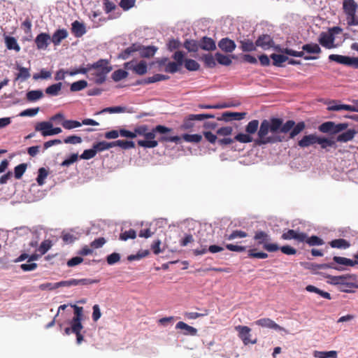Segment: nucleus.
Returning <instances> with one entry per match:
<instances>
[{"instance_id":"f257e3e1","label":"nucleus","mask_w":358,"mask_h":358,"mask_svg":"<svg viewBox=\"0 0 358 358\" xmlns=\"http://www.w3.org/2000/svg\"><path fill=\"white\" fill-rule=\"evenodd\" d=\"M282 125V120L273 117L270 120H264L257 131L258 138L255 140L257 145L274 143L281 142L282 138L278 135Z\"/></svg>"},{"instance_id":"f03ea898","label":"nucleus","mask_w":358,"mask_h":358,"mask_svg":"<svg viewBox=\"0 0 358 358\" xmlns=\"http://www.w3.org/2000/svg\"><path fill=\"white\" fill-rule=\"evenodd\" d=\"M108 61L99 59L96 62L89 64V75L87 78L96 84H101L106 80V75L110 72Z\"/></svg>"},{"instance_id":"7ed1b4c3","label":"nucleus","mask_w":358,"mask_h":358,"mask_svg":"<svg viewBox=\"0 0 358 358\" xmlns=\"http://www.w3.org/2000/svg\"><path fill=\"white\" fill-rule=\"evenodd\" d=\"M171 129L163 125H157L150 131H148L145 134V140H139L138 144L145 148H154L158 145V141L155 140L156 134H164L169 133Z\"/></svg>"},{"instance_id":"20e7f679","label":"nucleus","mask_w":358,"mask_h":358,"mask_svg":"<svg viewBox=\"0 0 358 358\" xmlns=\"http://www.w3.org/2000/svg\"><path fill=\"white\" fill-rule=\"evenodd\" d=\"M357 3L354 0H344L343 8L346 15L347 23L350 26L358 25V17H356Z\"/></svg>"},{"instance_id":"39448f33","label":"nucleus","mask_w":358,"mask_h":358,"mask_svg":"<svg viewBox=\"0 0 358 358\" xmlns=\"http://www.w3.org/2000/svg\"><path fill=\"white\" fill-rule=\"evenodd\" d=\"M254 239L257 241L258 245H263L264 249L268 252H272L279 250L278 244L269 243L271 241L270 236L263 231H256Z\"/></svg>"},{"instance_id":"423d86ee","label":"nucleus","mask_w":358,"mask_h":358,"mask_svg":"<svg viewBox=\"0 0 358 358\" xmlns=\"http://www.w3.org/2000/svg\"><path fill=\"white\" fill-rule=\"evenodd\" d=\"M172 58L176 62H169L165 65L164 71L169 73H175L180 70V66L182 65L185 53L182 51H176L172 56Z\"/></svg>"},{"instance_id":"0eeeda50","label":"nucleus","mask_w":358,"mask_h":358,"mask_svg":"<svg viewBox=\"0 0 358 358\" xmlns=\"http://www.w3.org/2000/svg\"><path fill=\"white\" fill-rule=\"evenodd\" d=\"M356 276L354 275H331L329 276V282L331 285H343L346 286L348 288H352L354 287V284L351 282L352 280H355Z\"/></svg>"},{"instance_id":"6e6552de","label":"nucleus","mask_w":358,"mask_h":358,"mask_svg":"<svg viewBox=\"0 0 358 358\" xmlns=\"http://www.w3.org/2000/svg\"><path fill=\"white\" fill-rule=\"evenodd\" d=\"M329 59L341 64L358 69V57L332 54L329 56Z\"/></svg>"},{"instance_id":"1a4fd4ad","label":"nucleus","mask_w":358,"mask_h":358,"mask_svg":"<svg viewBox=\"0 0 358 358\" xmlns=\"http://www.w3.org/2000/svg\"><path fill=\"white\" fill-rule=\"evenodd\" d=\"M235 329L238 332V336L244 345L255 344L257 343V338L251 339V329L248 327L238 325Z\"/></svg>"},{"instance_id":"9d476101","label":"nucleus","mask_w":358,"mask_h":358,"mask_svg":"<svg viewBox=\"0 0 358 358\" xmlns=\"http://www.w3.org/2000/svg\"><path fill=\"white\" fill-rule=\"evenodd\" d=\"M334 41L335 36H334V33L331 32L322 31L318 37V42L320 44L327 49L336 48Z\"/></svg>"},{"instance_id":"9b49d317","label":"nucleus","mask_w":358,"mask_h":358,"mask_svg":"<svg viewBox=\"0 0 358 358\" xmlns=\"http://www.w3.org/2000/svg\"><path fill=\"white\" fill-rule=\"evenodd\" d=\"M124 67L127 69L132 70L138 75H144L148 71V66L145 61H141L136 63L134 61H131L125 63Z\"/></svg>"},{"instance_id":"f8f14e48","label":"nucleus","mask_w":358,"mask_h":358,"mask_svg":"<svg viewBox=\"0 0 358 358\" xmlns=\"http://www.w3.org/2000/svg\"><path fill=\"white\" fill-rule=\"evenodd\" d=\"M274 41L268 34H262L256 40L257 47H259L264 50H267L274 45Z\"/></svg>"},{"instance_id":"ddd939ff","label":"nucleus","mask_w":358,"mask_h":358,"mask_svg":"<svg viewBox=\"0 0 358 358\" xmlns=\"http://www.w3.org/2000/svg\"><path fill=\"white\" fill-rule=\"evenodd\" d=\"M282 238L284 240L294 239L299 242L303 243L306 240V234L293 229H289L282 234Z\"/></svg>"},{"instance_id":"4468645a","label":"nucleus","mask_w":358,"mask_h":358,"mask_svg":"<svg viewBox=\"0 0 358 358\" xmlns=\"http://www.w3.org/2000/svg\"><path fill=\"white\" fill-rule=\"evenodd\" d=\"M50 42V36L47 33H41L35 38V43L38 50L47 49Z\"/></svg>"},{"instance_id":"2eb2a0df","label":"nucleus","mask_w":358,"mask_h":358,"mask_svg":"<svg viewBox=\"0 0 358 358\" xmlns=\"http://www.w3.org/2000/svg\"><path fill=\"white\" fill-rule=\"evenodd\" d=\"M255 324L258 326L268 328V329H273L277 331H284L285 329L279 326L278 324H276L274 321L269 318H262L257 320L255 322Z\"/></svg>"},{"instance_id":"dca6fc26","label":"nucleus","mask_w":358,"mask_h":358,"mask_svg":"<svg viewBox=\"0 0 358 358\" xmlns=\"http://www.w3.org/2000/svg\"><path fill=\"white\" fill-rule=\"evenodd\" d=\"M74 308V317L71 321V326H73V329L76 330L80 325H83L81 323V320L83 317V307H79L76 305L73 306Z\"/></svg>"},{"instance_id":"f3484780","label":"nucleus","mask_w":358,"mask_h":358,"mask_svg":"<svg viewBox=\"0 0 358 358\" xmlns=\"http://www.w3.org/2000/svg\"><path fill=\"white\" fill-rule=\"evenodd\" d=\"M218 46L226 52H233L236 47L234 41L228 38L221 39L218 43Z\"/></svg>"},{"instance_id":"a211bd4d","label":"nucleus","mask_w":358,"mask_h":358,"mask_svg":"<svg viewBox=\"0 0 358 358\" xmlns=\"http://www.w3.org/2000/svg\"><path fill=\"white\" fill-rule=\"evenodd\" d=\"M68 31H66V29H57L54 34L52 36V37H50L51 38V42L55 45H59L62 41L65 39L66 38H67L68 36Z\"/></svg>"},{"instance_id":"6ab92c4d","label":"nucleus","mask_w":358,"mask_h":358,"mask_svg":"<svg viewBox=\"0 0 358 358\" xmlns=\"http://www.w3.org/2000/svg\"><path fill=\"white\" fill-rule=\"evenodd\" d=\"M317 136L315 134H309L304 136L299 142L300 148H304L317 143Z\"/></svg>"},{"instance_id":"aec40b11","label":"nucleus","mask_w":358,"mask_h":358,"mask_svg":"<svg viewBox=\"0 0 358 358\" xmlns=\"http://www.w3.org/2000/svg\"><path fill=\"white\" fill-rule=\"evenodd\" d=\"M176 328L183 330V334L187 336H196L197 334V329L192 326H189L184 322H178Z\"/></svg>"},{"instance_id":"412c9836","label":"nucleus","mask_w":358,"mask_h":358,"mask_svg":"<svg viewBox=\"0 0 358 358\" xmlns=\"http://www.w3.org/2000/svg\"><path fill=\"white\" fill-rule=\"evenodd\" d=\"M71 31L76 37H81L86 33V29L83 23L76 20L72 23Z\"/></svg>"},{"instance_id":"4be33fe9","label":"nucleus","mask_w":358,"mask_h":358,"mask_svg":"<svg viewBox=\"0 0 358 358\" xmlns=\"http://www.w3.org/2000/svg\"><path fill=\"white\" fill-rule=\"evenodd\" d=\"M199 47L204 50H214L216 48L215 41L211 38L204 36L201 38Z\"/></svg>"},{"instance_id":"5701e85b","label":"nucleus","mask_w":358,"mask_h":358,"mask_svg":"<svg viewBox=\"0 0 358 358\" xmlns=\"http://www.w3.org/2000/svg\"><path fill=\"white\" fill-rule=\"evenodd\" d=\"M52 127V124L49 122H41L36 124L35 130L36 131H41L42 136H50L48 133H50V130Z\"/></svg>"},{"instance_id":"b1692460","label":"nucleus","mask_w":358,"mask_h":358,"mask_svg":"<svg viewBox=\"0 0 358 358\" xmlns=\"http://www.w3.org/2000/svg\"><path fill=\"white\" fill-rule=\"evenodd\" d=\"M356 134L357 131L355 129H348L337 136L336 141L338 142L346 143L352 140Z\"/></svg>"},{"instance_id":"393cba45","label":"nucleus","mask_w":358,"mask_h":358,"mask_svg":"<svg viewBox=\"0 0 358 358\" xmlns=\"http://www.w3.org/2000/svg\"><path fill=\"white\" fill-rule=\"evenodd\" d=\"M240 48L243 52H252L256 50V42L253 43L251 40L245 38L240 41Z\"/></svg>"},{"instance_id":"a878e982","label":"nucleus","mask_w":358,"mask_h":358,"mask_svg":"<svg viewBox=\"0 0 358 358\" xmlns=\"http://www.w3.org/2000/svg\"><path fill=\"white\" fill-rule=\"evenodd\" d=\"M285 52L286 55L296 57H303L305 60H314L318 59V57L316 56H305V51H303V50L302 51H295L292 49H289L285 50Z\"/></svg>"},{"instance_id":"bb28decb","label":"nucleus","mask_w":358,"mask_h":358,"mask_svg":"<svg viewBox=\"0 0 358 358\" xmlns=\"http://www.w3.org/2000/svg\"><path fill=\"white\" fill-rule=\"evenodd\" d=\"M169 78V76H168L157 73V74H155L154 76H152L151 77L144 79L140 83L150 84V83H154L162 81V80H168Z\"/></svg>"},{"instance_id":"cd10ccee","label":"nucleus","mask_w":358,"mask_h":358,"mask_svg":"<svg viewBox=\"0 0 358 358\" xmlns=\"http://www.w3.org/2000/svg\"><path fill=\"white\" fill-rule=\"evenodd\" d=\"M301 48L303 51L310 54H320L322 51L320 45L313 43L305 44Z\"/></svg>"},{"instance_id":"c85d7f7f","label":"nucleus","mask_w":358,"mask_h":358,"mask_svg":"<svg viewBox=\"0 0 358 358\" xmlns=\"http://www.w3.org/2000/svg\"><path fill=\"white\" fill-rule=\"evenodd\" d=\"M17 69L19 71V73L16 75L15 80H20L21 81H24L30 77L31 75L29 69L17 66Z\"/></svg>"},{"instance_id":"c756f323","label":"nucleus","mask_w":358,"mask_h":358,"mask_svg":"<svg viewBox=\"0 0 358 358\" xmlns=\"http://www.w3.org/2000/svg\"><path fill=\"white\" fill-rule=\"evenodd\" d=\"M62 87V83H57L48 87L45 92L48 95L50 96H57L59 94Z\"/></svg>"},{"instance_id":"7c9ffc66","label":"nucleus","mask_w":358,"mask_h":358,"mask_svg":"<svg viewBox=\"0 0 358 358\" xmlns=\"http://www.w3.org/2000/svg\"><path fill=\"white\" fill-rule=\"evenodd\" d=\"M43 97V92L40 90H31L26 94V98L30 102L36 101Z\"/></svg>"},{"instance_id":"2f4dec72","label":"nucleus","mask_w":358,"mask_h":358,"mask_svg":"<svg viewBox=\"0 0 358 358\" xmlns=\"http://www.w3.org/2000/svg\"><path fill=\"white\" fill-rule=\"evenodd\" d=\"M5 42L8 50H14L16 52H19L20 50V47L14 37L6 36L5 38Z\"/></svg>"},{"instance_id":"473e14b6","label":"nucleus","mask_w":358,"mask_h":358,"mask_svg":"<svg viewBox=\"0 0 358 358\" xmlns=\"http://www.w3.org/2000/svg\"><path fill=\"white\" fill-rule=\"evenodd\" d=\"M157 48L155 46L143 47L140 50V55L142 57L149 58L152 57L157 52Z\"/></svg>"},{"instance_id":"72a5a7b5","label":"nucleus","mask_w":358,"mask_h":358,"mask_svg":"<svg viewBox=\"0 0 358 358\" xmlns=\"http://www.w3.org/2000/svg\"><path fill=\"white\" fill-rule=\"evenodd\" d=\"M334 261L338 264L349 266H353L355 264H358V261H353L350 259H348L346 257H342L335 256V257H334Z\"/></svg>"},{"instance_id":"f704fd0d","label":"nucleus","mask_w":358,"mask_h":358,"mask_svg":"<svg viewBox=\"0 0 358 358\" xmlns=\"http://www.w3.org/2000/svg\"><path fill=\"white\" fill-rule=\"evenodd\" d=\"M118 146L122 149L127 150L134 148L135 144L131 141L127 140H117L113 141V147Z\"/></svg>"},{"instance_id":"c9c22d12","label":"nucleus","mask_w":358,"mask_h":358,"mask_svg":"<svg viewBox=\"0 0 358 358\" xmlns=\"http://www.w3.org/2000/svg\"><path fill=\"white\" fill-rule=\"evenodd\" d=\"M314 356L317 358H336L337 352L331 351H315Z\"/></svg>"},{"instance_id":"e433bc0d","label":"nucleus","mask_w":358,"mask_h":358,"mask_svg":"<svg viewBox=\"0 0 358 358\" xmlns=\"http://www.w3.org/2000/svg\"><path fill=\"white\" fill-rule=\"evenodd\" d=\"M183 64L185 69L189 71H195L199 70L200 68L199 64L192 59H184Z\"/></svg>"},{"instance_id":"4c0bfd02","label":"nucleus","mask_w":358,"mask_h":358,"mask_svg":"<svg viewBox=\"0 0 358 358\" xmlns=\"http://www.w3.org/2000/svg\"><path fill=\"white\" fill-rule=\"evenodd\" d=\"M216 61L222 65L229 66L231 64V59L230 56L222 55L220 52H217L215 55Z\"/></svg>"},{"instance_id":"58836bf2","label":"nucleus","mask_w":358,"mask_h":358,"mask_svg":"<svg viewBox=\"0 0 358 358\" xmlns=\"http://www.w3.org/2000/svg\"><path fill=\"white\" fill-rule=\"evenodd\" d=\"M330 245L334 248L346 249L350 247V243L345 239L339 238L331 241Z\"/></svg>"},{"instance_id":"ea45409f","label":"nucleus","mask_w":358,"mask_h":358,"mask_svg":"<svg viewBox=\"0 0 358 358\" xmlns=\"http://www.w3.org/2000/svg\"><path fill=\"white\" fill-rule=\"evenodd\" d=\"M245 113H236V112H226L223 114V117L226 121L236 120H242Z\"/></svg>"},{"instance_id":"a19ab883","label":"nucleus","mask_w":358,"mask_h":358,"mask_svg":"<svg viewBox=\"0 0 358 358\" xmlns=\"http://www.w3.org/2000/svg\"><path fill=\"white\" fill-rule=\"evenodd\" d=\"M270 57L273 60V64L275 66H282V64L288 60V57L283 55L272 54Z\"/></svg>"},{"instance_id":"79ce46f5","label":"nucleus","mask_w":358,"mask_h":358,"mask_svg":"<svg viewBox=\"0 0 358 358\" xmlns=\"http://www.w3.org/2000/svg\"><path fill=\"white\" fill-rule=\"evenodd\" d=\"M259 121L257 120H253L248 122L245 127V131L249 135L254 134L258 131Z\"/></svg>"},{"instance_id":"37998d69","label":"nucleus","mask_w":358,"mask_h":358,"mask_svg":"<svg viewBox=\"0 0 358 358\" xmlns=\"http://www.w3.org/2000/svg\"><path fill=\"white\" fill-rule=\"evenodd\" d=\"M305 127L306 125L303 122H298L292 129L289 133V138H294L296 136L301 133L305 129Z\"/></svg>"},{"instance_id":"c03bdc74","label":"nucleus","mask_w":358,"mask_h":358,"mask_svg":"<svg viewBox=\"0 0 358 358\" xmlns=\"http://www.w3.org/2000/svg\"><path fill=\"white\" fill-rule=\"evenodd\" d=\"M87 86V83L85 80H80L73 83L71 85L70 90L71 92H78L83 90Z\"/></svg>"},{"instance_id":"a18cd8bd","label":"nucleus","mask_w":358,"mask_h":358,"mask_svg":"<svg viewBox=\"0 0 358 358\" xmlns=\"http://www.w3.org/2000/svg\"><path fill=\"white\" fill-rule=\"evenodd\" d=\"M182 139L188 143H199L202 140L201 134H185L182 136Z\"/></svg>"},{"instance_id":"49530a36","label":"nucleus","mask_w":358,"mask_h":358,"mask_svg":"<svg viewBox=\"0 0 358 358\" xmlns=\"http://www.w3.org/2000/svg\"><path fill=\"white\" fill-rule=\"evenodd\" d=\"M317 143L320 145L322 149H326L328 147H332L335 144V141L332 139L327 138H322L317 136Z\"/></svg>"},{"instance_id":"de8ad7c7","label":"nucleus","mask_w":358,"mask_h":358,"mask_svg":"<svg viewBox=\"0 0 358 358\" xmlns=\"http://www.w3.org/2000/svg\"><path fill=\"white\" fill-rule=\"evenodd\" d=\"M119 134L121 136L134 138L136 137V134L134 131H130L126 129H121L118 133L117 131L113 130V139L118 137Z\"/></svg>"},{"instance_id":"09e8293b","label":"nucleus","mask_w":358,"mask_h":358,"mask_svg":"<svg viewBox=\"0 0 358 358\" xmlns=\"http://www.w3.org/2000/svg\"><path fill=\"white\" fill-rule=\"evenodd\" d=\"M62 125L66 129H72L80 127L82 124L77 120H65L62 121Z\"/></svg>"},{"instance_id":"8fccbe9b","label":"nucleus","mask_w":358,"mask_h":358,"mask_svg":"<svg viewBox=\"0 0 358 358\" xmlns=\"http://www.w3.org/2000/svg\"><path fill=\"white\" fill-rule=\"evenodd\" d=\"M234 140L242 143H248L253 141V138L248 134L239 133L234 137Z\"/></svg>"},{"instance_id":"3c124183","label":"nucleus","mask_w":358,"mask_h":358,"mask_svg":"<svg viewBox=\"0 0 358 358\" xmlns=\"http://www.w3.org/2000/svg\"><path fill=\"white\" fill-rule=\"evenodd\" d=\"M202 60L203 61L205 65L207 67L213 68L216 65L215 57H214L210 54H206V55H203Z\"/></svg>"},{"instance_id":"603ef678","label":"nucleus","mask_w":358,"mask_h":358,"mask_svg":"<svg viewBox=\"0 0 358 358\" xmlns=\"http://www.w3.org/2000/svg\"><path fill=\"white\" fill-rule=\"evenodd\" d=\"M247 233L241 230H234L229 235L226 236L229 241L234 240L236 238H242L246 237Z\"/></svg>"},{"instance_id":"864d4df0","label":"nucleus","mask_w":358,"mask_h":358,"mask_svg":"<svg viewBox=\"0 0 358 358\" xmlns=\"http://www.w3.org/2000/svg\"><path fill=\"white\" fill-rule=\"evenodd\" d=\"M309 245L313 246V245H323L324 242L319 237L316 236H312L311 237H308V236L306 234V240L305 241Z\"/></svg>"},{"instance_id":"5fc2aeb1","label":"nucleus","mask_w":358,"mask_h":358,"mask_svg":"<svg viewBox=\"0 0 358 358\" xmlns=\"http://www.w3.org/2000/svg\"><path fill=\"white\" fill-rule=\"evenodd\" d=\"M149 254L148 250H140L136 255H131L127 257L129 262L139 261L143 257H145Z\"/></svg>"},{"instance_id":"6e6d98bb","label":"nucleus","mask_w":358,"mask_h":358,"mask_svg":"<svg viewBox=\"0 0 358 358\" xmlns=\"http://www.w3.org/2000/svg\"><path fill=\"white\" fill-rule=\"evenodd\" d=\"M159 141L161 142H174L176 143H179L180 142V137L178 136H171L167 135V133L164 134H162Z\"/></svg>"},{"instance_id":"4d7b16f0","label":"nucleus","mask_w":358,"mask_h":358,"mask_svg":"<svg viewBox=\"0 0 358 358\" xmlns=\"http://www.w3.org/2000/svg\"><path fill=\"white\" fill-rule=\"evenodd\" d=\"M48 175V171L42 167L38 169V174L36 178L37 182L39 185H43L45 182V179Z\"/></svg>"},{"instance_id":"13d9d810","label":"nucleus","mask_w":358,"mask_h":358,"mask_svg":"<svg viewBox=\"0 0 358 358\" xmlns=\"http://www.w3.org/2000/svg\"><path fill=\"white\" fill-rule=\"evenodd\" d=\"M27 169L26 164H20L15 167L14 169V175L16 179H20L25 172Z\"/></svg>"},{"instance_id":"bf43d9fd","label":"nucleus","mask_w":358,"mask_h":358,"mask_svg":"<svg viewBox=\"0 0 358 358\" xmlns=\"http://www.w3.org/2000/svg\"><path fill=\"white\" fill-rule=\"evenodd\" d=\"M334 122H326L319 127V130L322 133H333Z\"/></svg>"},{"instance_id":"052dcab7","label":"nucleus","mask_w":358,"mask_h":358,"mask_svg":"<svg viewBox=\"0 0 358 358\" xmlns=\"http://www.w3.org/2000/svg\"><path fill=\"white\" fill-rule=\"evenodd\" d=\"M51 72L49 71H47L44 69H41L38 73H34L33 76L34 80H38V79H48L51 78Z\"/></svg>"},{"instance_id":"680f3d73","label":"nucleus","mask_w":358,"mask_h":358,"mask_svg":"<svg viewBox=\"0 0 358 358\" xmlns=\"http://www.w3.org/2000/svg\"><path fill=\"white\" fill-rule=\"evenodd\" d=\"M136 237V232L134 229L125 231L120 234V238L122 241H127L128 239H134Z\"/></svg>"},{"instance_id":"e2e57ef3","label":"nucleus","mask_w":358,"mask_h":358,"mask_svg":"<svg viewBox=\"0 0 358 358\" xmlns=\"http://www.w3.org/2000/svg\"><path fill=\"white\" fill-rule=\"evenodd\" d=\"M327 110L329 111L345 110V104L338 103L336 101H332L329 102Z\"/></svg>"},{"instance_id":"0e129e2a","label":"nucleus","mask_w":358,"mask_h":358,"mask_svg":"<svg viewBox=\"0 0 358 358\" xmlns=\"http://www.w3.org/2000/svg\"><path fill=\"white\" fill-rule=\"evenodd\" d=\"M295 125V122L294 120H288L285 124H282L278 132L286 134L291 131L292 129Z\"/></svg>"},{"instance_id":"69168bd1","label":"nucleus","mask_w":358,"mask_h":358,"mask_svg":"<svg viewBox=\"0 0 358 358\" xmlns=\"http://www.w3.org/2000/svg\"><path fill=\"white\" fill-rule=\"evenodd\" d=\"M184 47L189 52H196L198 50V45L195 41L186 40L184 43Z\"/></svg>"},{"instance_id":"338daca9","label":"nucleus","mask_w":358,"mask_h":358,"mask_svg":"<svg viewBox=\"0 0 358 358\" xmlns=\"http://www.w3.org/2000/svg\"><path fill=\"white\" fill-rule=\"evenodd\" d=\"M112 147V143L102 141L94 145V148L97 152H101Z\"/></svg>"},{"instance_id":"774afa93","label":"nucleus","mask_w":358,"mask_h":358,"mask_svg":"<svg viewBox=\"0 0 358 358\" xmlns=\"http://www.w3.org/2000/svg\"><path fill=\"white\" fill-rule=\"evenodd\" d=\"M136 0H121L120 2V6L124 10H128L135 5Z\"/></svg>"}]
</instances>
